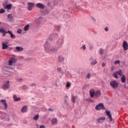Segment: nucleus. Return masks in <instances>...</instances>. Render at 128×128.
I'll return each mask as SVG.
<instances>
[{
	"label": "nucleus",
	"instance_id": "6",
	"mask_svg": "<svg viewBox=\"0 0 128 128\" xmlns=\"http://www.w3.org/2000/svg\"><path fill=\"white\" fill-rule=\"evenodd\" d=\"M10 88V81H7L6 84L2 86L4 90H8Z\"/></svg>",
	"mask_w": 128,
	"mask_h": 128
},
{
	"label": "nucleus",
	"instance_id": "47",
	"mask_svg": "<svg viewBox=\"0 0 128 128\" xmlns=\"http://www.w3.org/2000/svg\"><path fill=\"white\" fill-rule=\"evenodd\" d=\"M40 128H44V126L42 125V126H40Z\"/></svg>",
	"mask_w": 128,
	"mask_h": 128
},
{
	"label": "nucleus",
	"instance_id": "23",
	"mask_svg": "<svg viewBox=\"0 0 128 128\" xmlns=\"http://www.w3.org/2000/svg\"><path fill=\"white\" fill-rule=\"evenodd\" d=\"M12 4H7L4 8H7V10H12Z\"/></svg>",
	"mask_w": 128,
	"mask_h": 128
},
{
	"label": "nucleus",
	"instance_id": "53",
	"mask_svg": "<svg viewBox=\"0 0 128 128\" xmlns=\"http://www.w3.org/2000/svg\"><path fill=\"white\" fill-rule=\"evenodd\" d=\"M61 2H62V1L60 0H59V4H60Z\"/></svg>",
	"mask_w": 128,
	"mask_h": 128
},
{
	"label": "nucleus",
	"instance_id": "39",
	"mask_svg": "<svg viewBox=\"0 0 128 128\" xmlns=\"http://www.w3.org/2000/svg\"><path fill=\"white\" fill-rule=\"evenodd\" d=\"M3 34H2V36H6V34H8V32H4V33H2Z\"/></svg>",
	"mask_w": 128,
	"mask_h": 128
},
{
	"label": "nucleus",
	"instance_id": "35",
	"mask_svg": "<svg viewBox=\"0 0 128 128\" xmlns=\"http://www.w3.org/2000/svg\"><path fill=\"white\" fill-rule=\"evenodd\" d=\"M96 61H92V62H91V64H92V66H94V64H96Z\"/></svg>",
	"mask_w": 128,
	"mask_h": 128
},
{
	"label": "nucleus",
	"instance_id": "49",
	"mask_svg": "<svg viewBox=\"0 0 128 128\" xmlns=\"http://www.w3.org/2000/svg\"><path fill=\"white\" fill-rule=\"evenodd\" d=\"M106 66V64L102 63V66Z\"/></svg>",
	"mask_w": 128,
	"mask_h": 128
},
{
	"label": "nucleus",
	"instance_id": "25",
	"mask_svg": "<svg viewBox=\"0 0 128 128\" xmlns=\"http://www.w3.org/2000/svg\"><path fill=\"white\" fill-rule=\"evenodd\" d=\"M121 82H122V84H124L126 82V76L124 75H123L121 78Z\"/></svg>",
	"mask_w": 128,
	"mask_h": 128
},
{
	"label": "nucleus",
	"instance_id": "19",
	"mask_svg": "<svg viewBox=\"0 0 128 128\" xmlns=\"http://www.w3.org/2000/svg\"><path fill=\"white\" fill-rule=\"evenodd\" d=\"M80 4L81 6H87L88 4L86 2H80Z\"/></svg>",
	"mask_w": 128,
	"mask_h": 128
},
{
	"label": "nucleus",
	"instance_id": "37",
	"mask_svg": "<svg viewBox=\"0 0 128 128\" xmlns=\"http://www.w3.org/2000/svg\"><path fill=\"white\" fill-rule=\"evenodd\" d=\"M120 61L119 60H116L114 62L115 64H120Z\"/></svg>",
	"mask_w": 128,
	"mask_h": 128
},
{
	"label": "nucleus",
	"instance_id": "43",
	"mask_svg": "<svg viewBox=\"0 0 128 128\" xmlns=\"http://www.w3.org/2000/svg\"><path fill=\"white\" fill-rule=\"evenodd\" d=\"M48 110H49L50 112H54V109L49 108L48 109Z\"/></svg>",
	"mask_w": 128,
	"mask_h": 128
},
{
	"label": "nucleus",
	"instance_id": "11",
	"mask_svg": "<svg viewBox=\"0 0 128 128\" xmlns=\"http://www.w3.org/2000/svg\"><path fill=\"white\" fill-rule=\"evenodd\" d=\"M34 3L28 2V10H32V8H34Z\"/></svg>",
	"mask_w": 128,
	"mask_h": 128
},
{
	"label": "nucleus",
	"instance_id": "42",
	"mask_svg": "<svg viewBox=\"0 0 128 128\" xmlns=\"http://www.w3.org/2000/svg\"><path fill=\"white\" fill-rule=\"evenodd\" d=\"M90 78V74L89 73L88 74L87 76H86V78Z\"/></svg>",
	"mask_w": 128,
	"mask_h": 128
},
{
	"label": "nucleus",
	"instance_id": "5",
	"mask_svg": "<svg viewBox=\"0 0 128 128\" xmlns=\"http://www.w3.org/2000/svg\"><path fill=\"white\" fill-rule=\"evenodd\" d=\"M8 66H12V64H14L16 62V59L12 58H10V60L8 61Z\"/></svg>",
	"mask_w": 128,
	"mask_h": 128
},
{
	"label": "nucleus",
	"instance_id": "30",
	"mask_svg": "<svg viewBox=\"0 0 128 128\" xmlns=\"http://www.w3.org/2000/svg\"><path fill=\"white\" fill-rule=\"evenodd\" d=\"M30 28V25L28 24L24 28V30L26 31L28 30Z\"/></svg>",
	"mask_w": 128,
	"mask_h": 128
},
{
	"label": "nucleus",
	"instance_id": "12",
	"mask_svg": "<svg viewBox=\"0 0 128 128\" xmlns=\"http://www.w3.org/2000/svg\"><path fill=\"white\" fill-rule=\"evenodd\" d=\"M102 92H100V90H98L96 92H95L94 96H96V98H98L100 96Z\"/></svg>",
	"mask_w": 128,
	"mask_h": 128
},
{
	"label": "nucleus",
	"instance_id": "4",
	"mask_svg": "<svg viewBox=\"0 0 128 128\" xmlns=\"http://www.w3.org/2000/svg\"><path fill=\"white\" fill-rule=\"evenodd\" d=\"M104 104L100 103L96 106L95 110H104Z\"/></svg>",
	"mask_w": 128,
	"mask_h": 128
},
{
	"label": "nucleus",
	"instance_id": "32",
	"mask_svg": "<svg viewBox=\"0 0 128 128\" xmlns=\"http://www.w3.org/2000/svg\"><path fill=\"white\" fill-rule=\"evenodd\" d=\"M22 90H28V86H26L24 85L22 86Z\"/></svg>",
	"mask_w": 128,
	"mask_h": 128
},
{
	"label": "nucleus",
	"instance_id": "44",
	"mask_svg": "<svg viewBox=\"0 0 128 128\" xmlns=\"http://www.w3.org/2000/svg\"><path fill=\"white\" fill-rule=\"evenodd\" d=\"M81 48L82 50H86V45H83L82 47H81Z\"/></svg>",
	"mask_w": 128,
	"mask_h": 128
},
{
	"label": "nucleus",
	"instance_id": "45",
	"mask_svg": "<svg viewBox=\"0 0 128 128\" xmlns=\"http://www.w3.org/2000/svg\"><path fill=\"white\" fill-rule=\"evenodd\" d=\"M106 32H108V27H106L105 28H104Z\"/></svg>",
	"mask_w": 128,
	"mask_h": 128
},
{
	"label": "nucleus",
	"instance_id": "7",
	"mask_svg": "<svg viewBox=\"0 0 128 128\" xmlns=\"http://www.w3.org/2000/svg\"><path fill=\"white\" fill-rule=\"evenodd\" d=\"M0 102H2L4 104V110L8 109V104L6 103V100H0Z\"/></svg>",
	"mask_w": 128,
	"mask_h": 128
},
{
	"label": "nucleus",
	"instance_id": "31",
	"mask_svg": "<svg viewBox=\"0 0 128 128\" xmlns=\"http://www.w3.org/2000/svg\"><path fill=\"white\" fill-rule=\"evenodd\" d=\"M6 10L2 8L0 10V14H4Z\"/></svg>",
	"mask_w": 128,
	"mask_h": 128
},
{
	"label": "nucleus",
	"instance_id": "29",
	"mask_svg": "<svg viewBox=\"0 0 128 128\" xmlns=\"http://www.w3.org/2000/svg\"><path fill=\"white\" fill-rule=\"evenodd\" d=\"M6 32V30H4V28H0V32L1 34H4V32Z\"/></svg>",
	"mask_w": 128,
	"mask_h": 128
},
{
	"label": "nucleus",
	"instance_id": "3",
	"mask_svg": "<svg viewBox=\"0 0 128 128\" xmlns=\"http://www.w3.org/2000/svg\"><path fill=\"white\" fill-rule=\"evenodd\" d=\"M110 85L112 88H117L118 86V82L116 80L111 81L110 82Z\"/></svg>",
	"mask_w": 128,
	"mask_h": 128
},
{
	"label": "nucleus",
	"instance_id": "16",
	"mask_svg": "<svg viewBox=\"0 0 128 128\" xmlns=\"http://www.w3.org/2000/svg\"><path fill=\"white\" fill-rule=\"evenodd\" d=\"M51 122L52 124H58V119L56 118H53L51 120Z\"/></svg>",
	"mask_w": 128,
	"mask_h": 128
},
{
	"label": "nucleus",
	"instance_id": "38",
	"mask_svg": "<svg viewBox=\"0 0 128 128\" xmlns=\"http://www.w3.org/2000/svg\"><path fill=\"white\" fill-rule=\"evenodd\" d=\"M103 52H104V50H102V49H100V54H102Z\"/></svg>",
	"mask_w": 128,
	"mask_h": 128
},
{
	"label": "nucleus",
	"instance_id": "52",
	"mask_svg": "<svg viewBox=\"0 0 128 128\" xmlns=\"http://www.w3.org/2000/svg\"><path fill=\"white\" fill-rule=\"evenodd\" d=\"M64 98H68V96H64Z\"/></svg>",
	"mask_w": 128,
	"mask_h": 128
},
{
	"label": "nucleus",
	"instance_id": "54",
	"mask_svg": "<svg viewBox=\"0 0 128 128\" xmlns=\"http://www.w3.org/2000/svg\"><path fill=\"white\" fill-rule=\"evenodd\" d=\"M0 24H2V22H0Z\"/></svg>",
	"mask_w": 128,
	"mask_h": 128
},
{
	"label": "nucleus",
	"instance_id": "21",
	"mask_svg": "<svg viewBox=\"0 0 128 128\" xmlns=\"http://www.w3.org/2000/svg\"><path fill=\"white\" fill-rule=\"evenodd\" d=\"M76 96H74V95L72 94V102H73V104H74L76 102Z\"/></svg>",
	"mask_w": 128,
	"mask_h": 128
},
{
	"label": "nucleus",
	"instance_id": "24",
	"mask_svg": "<svg viewBox=\"0 0 128 128\" xmlns=\"http://www.w3.org/2000/svg\"><path fill=\"white\" fill-rule=\"evenodd\" d=\"M8 48V44H6L5 43H3L2 44V50H6Z\"/></svg>",
	"mask_w": 128,
	"mask_h": 128
},
{
	"label": "nucleus",
	"instance_id": "9",
	"mask_svg": "<svg viewBox=\"0 0 128 128\" xmlns=\"http://www.w3.org/2000/svg\"><path fill=\"white\" fill-rule=\"evenodd\" d=\"M106 116H108V118H110V122H112V114H110V112L106 111Z\"/></svg>",
	"mask_w": 128,
	"mask_h": 128
},
{
	"label": "nucleus",
	"instance_id": "40",
	"mask_svg": "<svg viewBox=\"0 0 128 128\" xmlns=\"http://www.w3.org/2000/svg\"><path fill=\"white\" fill-rule=\"evenodd\" d=\"M17 82H22V78H18L17 80H16Z\"/></svg>",
	"mask_w": 128,
	"mask_h": 128
},
{
	"label": "nucleus",
	"instance_id": "34",
	"mask_svg": "<svg viewBox=\"0 0 128 128\" xmlns=\"http://www.w3.org/2000/svg\"><path fill=\"white\" fill-rule=\"evenodd\" d=\"M55 28L56 30H60V26H56Z\"/></svg>",
	"mask_w": 128,
	"mask_h": 128
},
{
	"label": "nucleus",
	"instance_id": "15",
	"mask_svg": "<svg viewBox=\"0 0 128 128\" xmlns=\"http://www.w3.org/2000/svg\"><path fill=\"white\" fill-rule=\"evenodd\" d=\"M8 33L9 34H10L11 38H13V39L16 38V36L12 34V31L8 30Z\"/></svg>",
	"mask_w": 128,
	"mask_h": 128
},
{
	"label": "nucleus",
	"instance_id": "8",
	"mask_svg": "<svg viewBox=\"0 0 128 128\" xmlns=\"http://www.w3.org/2000/svg\"><path fill=\"white\" fill-rule=\"evenodd\" d=\"M123 48L124 50H128V44L126 41L123 42Z\"/></svg>",
	"mask_w": 128,
	"mask_h": 128
},
{
	"label": "nucleus",
	"instance_id": "27",
	"mask_svg": "<svg viewBox=\"0 0 128 128\" xmlns=\"http://www.w3.org/2000/svg\"><path fill=\"white\" fill-rule=\"evenodd\" d=\"M76 8L78 10H82V8L80 6L76 5Z\"/></svg>",
	"mask_w": 128,
	"mask_h": 128
},
{
	"label": "nucleus",
	"instance_id": "48",
	"mask_svg": "<svg viewBox=\"0 0 128 128\" xmlns=\"http://www.w3.org/2000/svg\"><path fill=\"white\" fill-rule=\"evenodd\" d=\"M64 102L66 104H68V100H66V99H64Z\"/></svg>",
	"mask_w": 128,
	"mask_h": 128
},
{
	"label": "nucleus",
	"instance_id": "36",
	"mask_svg": "<svg viewBox=\"0 0 128 128\" xmlns=\"http://www.w3.org/2000/svg\"><path fill=\"white\" fill-rule=\"evenodd\" d=\"M66 88H70V83L68 82L67 83V84H66Z\"/></svg>",
	"mask_w": 128,
	"mask_h": 128
},
{
	"label": "nucleus",
	"instance_id": "50",
	"mask_svg": "<svg viewBox=\"0 0 128 128\" xmlns=\"http://www.w3.org/2000/svg\"><path fill=\"white\" fill-rule=\"evenodd\" d=\"M92 48H93L92 46H90V50H92Z\"/></svg>",
	"mask_w": 128,
	"mask_h": 128
},
{
	"label": "nucleus",
	"instance_id": "28",
	"mask_svg": "<svg viewBox=\"0 0 128 128\" xmlns=\"http://www.w3.org/2000/svg\"><path fill=\"white\" fill-rule=\"evenodd\" d=\"M40 116L38 115H36L34 117V120H38Z\"/></svg>",
	"mask_w": 128,
	"mask_h": 128
},
{
	"label": "nucleus",
	"instance_id": "26",
	"mask_svg": "<svg viewBox=\"0 0 128 128\" xmlns=\"http://www.w3.org/2000/svg\"><path fill=\"white\" fill-rule=\"evenodd\" d=\"M8 18L10 20V22H12V14H8Z\"/></svg>",
	"mask_w": 128,
	"mask_h": 128
},
{
	"label": "nucleus",
	"instance_id": "10",
	"mask_svg": "<svg viewBox=\"0 0 128 128\" xmlns=\"http://www.w3.org/2000/svg\"><path fill=\"white\" fill-rule=\"evenodd\" d=\"M96 93V91H94V89H91L90 91V98H92L94 96V94Z\"/></svg>",
	"mask_w": 128,
	"mask_h": 128
},
{
	"label": "nucleus",
	"instance_id": "13",
	"mask_svg": "<svg viewBox=\"0 0 128 128\" xmlns=\"http://www.w3.org/2000/svg\"><path fill=\"white\" fill-rule=\"evenodd\" d=\"M36 6L37 8H41L43 10V8H44V6L42 4V3H38L36 4Z\"/></svg>",
	"mask_w": 128,
	"mask_h": 128
},
{
	"label": "nucleus",
	"instance_id": "51",
	"mask_svg": "<svg viewBox=\"0 0 128 128\" xmlns=\"http://www.w3.org/2000/svg\"><path fill=\"white\" fill-rule=\"evenodd\" d=\"M92 20H94V22H96V19H94V18H92Z\"/></svg>",
	"mask_w": 128,
	"mask_h": 128
},
{
	"label": "nucleus",
	"instance_id": "55",
	"mask_svg": "<svg viewBox=\"0 0 128 128\" xmlns=\"http://www.w3.org/2000/svg\"><path fill=\"white\" fill-rule=\"evenodd\" d=\"M60 44H62V43H60Z\"/></svg>",
	"mask_w": 128,
	"mask_h": 128
},
{
	"label": "nucleus",
	"instance_id": "20",
	"mask_svg": "<svg viewBox=\"0 0 128 128\" xmlns=\"http://www.w3.org/2000/svg\"><path fill=\"white\" fill-rule=\"evenodd\" d=\"M13 98L15 102H20V98H18L16 95L13 96Z\"/></svg>",
	"mask_w": 128,
	"mask_h": 128
},
{
	"label": "nucleus",
	"instance_id": "46",
	"mask_svg": "<svg viewBox=\"0 0 128 128\" xmlns=\"http://www.w3.org/2000/svg\"><path fill=\"white\" fill-rule=\"evenodd\" d=\"M36 84H30V86H36Z\"/></svg>",
	"mask_w": 128,
	"mask_h": 128
},
{
	"label": "nucleus",
	"instance_id": "14",
	"mask_svg": "<svg viewBox=\"0 0 128 128\" xmlns=\"http://www.w3.org/2000/svg\"><path fill=\"white\" fill-rule=\"evenodd\" d=\"M105 120H106V118L100 117L97 120V122H99V124H100L101 122H104Z\"/></svg>",
	"mask_w": 128,
	"mask_h": 128
},
{
	"label": "nucleus",
	"instance_id": "18",
	"mask_svg": "<svg viewBox=\"0 0 128 128\" xmlns=\"http://www.w3.org/2000/svg\"><path fill=\"white\" fill-rule=\"evenodd\" d=\"M16 48L17 52H22V50H24V48H22V47L17 46H16Z\"/></svg>",
	"mask_w": 128,
	"mask_h": 128
},
{
	"label": "nucleus",
	"instance_id": "2",
	"mask_svg": "<svg viewBox=\"0 0 128 128\" xmlns=\"http://www.w3.org/2000/svg\"><path fill=\"white\" fill-rule=\"evenodd\" d=\"M122 74L123 73L122 70H119L113 74V76L115 78H118V74L119 76H122Z\"/></svg>",
	"mask_w": 128,
	"mask_h": 128
},
{
	"label": "nucleus",
	"instance_id": "33",
	"mask_svg": "<svg viewBox=\"0 0 128 128\" xmlns=\"http://www.w3.org/2000/svg\"><path fill=\"white\" fill-rule=\"evenodd\" d=\"M57 70L60 74L62 72V68H57Z\"/></svg>",
	"mask_w": 128,
	"mask_h": 128
},
{
	"label": "nucleus",
	"instance_id": "41",
	"mask_svg": "<svg viewBox=\"0 0 128 128\" xmlns=\"http://www.w3.org/2000/svg\"><path fill=\"white\" fill-rule=\"evenodd\" d=\"M17 32H18V34H22V30H17Z\"/></svg>",
	"mask_w": 128,
	"mask_h": 128
},
{
	"label": "nucleus",
	"instance_id": "1",
	"mask_svg": "<svg viewBox=\"0 0 128 128\" xmlns=\"http://www.w3.org/2000/svg\"><path fill=\"white\" fill-rule=\"evenodd\" d=\"M44 50L46 52L50 53L52 52H56L58 50V48L56 47H52L50 46V44L48 41L46 42L44 46Z\"/></svg>",
	"mask_w": 128,
	"mask_h": 128
},
{
	"label": "nucleus",
	"instance_id": "17",
	"mask_svg": "<svg viewBox=\"0 0 128 128\" xmlns=\"http://www.w3.org/2000/svg\"><path fill=\"white\" fill-rule=\"evenodd\" d=\"M64 58L62 56H60L58 57V62H64Z\"/></svg>",
	"mask_w": 128,
	"mask_h": 128
},
{
	"label": "nucleus",
	"instance_id": "22",
	"mask_svg": "<svg viewBox=\"0 0 128 128\" xmlns=\"http://www.w3.org/2000/svg\"><path fill=\"white\" fill-rule=\"evenodd\" d=\"M28 110V107L26 106H24L22 107L21 112H26V110Z\"/></svg>",
	"mask_w": 128,
	"mask_h": 128
}]
</instances>
